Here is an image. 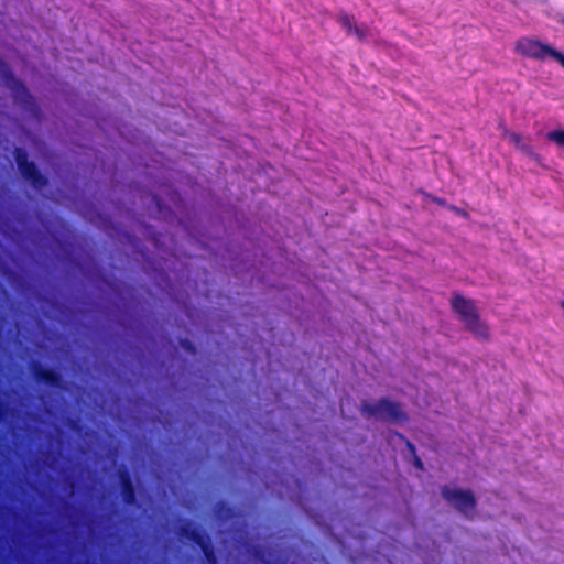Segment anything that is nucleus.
<instances>
[{
  "label": "nucleus",
  "instance_id": "f257e3e1",
  "mask_svg": "<svg viewBox=\"0 0 564 564\" xmlns=\"http://www.w3.org/2000/svg\"><path fill=\"white\" fill-rule=\"evenodd\" d=\"M449 308L468 334L479 339L489 338V326L474 299L464 293L454 292L449 297Z\"/></svg>",
  "mask_w": 564,
  "mask_h": 564
},
{
  "label": "nucleus",
  "instance_id": "f03ea898",
  "mask_svg": "<svg viewBox=\"0 0 564 564\" xmlns=\"http://www.w3.org/2000/svg\"><path fill=\"white\" fill-rule=\"evenodd\" d=\"M359 411L366 420H377L397 425L409 422V414L404 411L402 404L389 398L362 400Z\"/></svg>",
  "mask_w": 564,
  "mask_h": 564
},
{
  "label": "nucleus",
  "instance_id": "7ed1b4c3",
  "mask_svg": "<svg viewBox=\"0 0 564 564\" xmlns=\"http://www.w3.org/2000/svg\"><path fill=\"white\" fill-rule=\"evenodd\" d=\"M442 498L455 510L465 517H473L477 499L475 494L469 489L444 486L441 489Z\"/></svg>",
  "mask_w": 564,
  "mask_h": 564
},
{
  "label": "nucleus",
  "instance_id": "20e7f679",
  "mask_svg": "<svg viewBox=\"0 0 564 564\" xmlns=\"http://www.w3.org/2000/svg\"><path fill=\"white\" fill-rule=\"evenodd\" d=\"M514 51L524 57L538 59H542L545 55H550L564 66V55L539 41L521 39L517 41Z\"/></svg>",
  "mask_w": 564,
  "mask_h": 564
},
{
  "label": "nucleus",
  "instance_id": "39448f33",
  "mask_svg": "<svg viewBox=\"0 0 564 564\" xmlns=\"http://www.w3.org/2000/svg\"><path fill=\"white\" fill-rule=\"evenodd\" d=\"M15 160L19 166V170L23 174V176L31 182V184L35 187H42L45 185L46 181L44 176H42L33 163H29L25 153L21 150H17Z\"/></svg>",
  "mask_w": 564,
  "mask_h": 564
},
{
  "label": "nucleus",
  "instance_id": "423d86ee",
  "mask_svg": "<svg viewBox=\"0 0 564 564\" xmlns=\"http://www.w3.org/2000/svg\"><path fill=\"white\" fill-rule=\"evenodd\" d=\"M546 138L549 141L555 143L556 145L564 148V130H552L546 134Z\"/></svg>",
  "mask_w": 564,
  "mask_h": 564
},
{
  "label": "nucleus",
  "instance_id": "0eeeda50",
  "mask_svg": "<svg viewBox=\"0 0 564 564\" xmlns=\"http://www.w3.org/2000/svg\"><path fill=\"white\" fill-rule=\"evenodd\" d=\"M39 376L46 382L55 383L57 381L55 373L48 370L40 371Z\"/></svg>",
  "mask_w": 564,
  "mask_h": 564
},
{
  "label": "nucleus",
  "instance_id": "6e6552de",
  "mask_svg": "<svg viewBox=\"0 0 564 564\" xmlns=\"http://www.w3.org/2000/svg\"><path fill=\"white\" fill-rule=\"evenodd\" d=\"M123 486H124V489H126L127 501H130L132 499L131 484L128 482L126 479H123Z\"/></svg>",
  "mask_w": 564,
  "mask_h": 564
},
{
  "label": "nucleus",
  "instance_id": "1a4fd4ad",
  "mask_svg": "<svg viewBox=\"0 0 564 564\" xmlns=\"http://www.w3.org/2000/svg\"><path fill=\"white\" fill-rule=\"evenodd\" d=\"M511 140L516 143V144H519L520 141H521V135L518 134V133H512L511 134Z\"/></svg>",
  "mask_w": 564,
  "mask_h": 564
}]
</instances>
